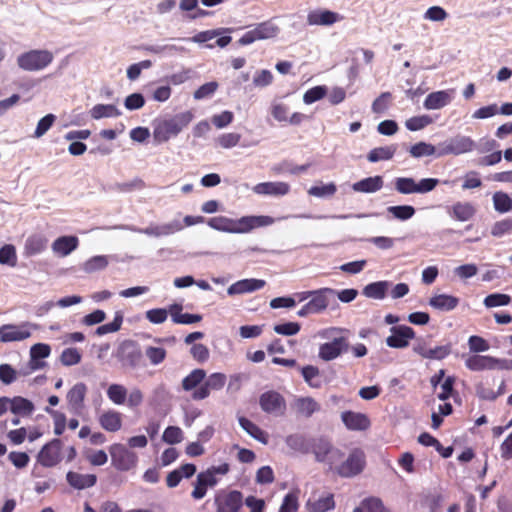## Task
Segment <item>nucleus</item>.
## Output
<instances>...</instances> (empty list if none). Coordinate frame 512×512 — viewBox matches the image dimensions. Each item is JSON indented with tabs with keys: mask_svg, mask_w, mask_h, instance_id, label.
I'll list each match as a JSON object with an SVG mask.
<instances>
[{
	"mask_svg": "<svg viewBox=\"0 0 512 512\" xmlns=\"http://www.w3.org/2000/svg\"><path fill=\"white\" fill-rule=\"evenodd\" d=\"M274 222L273 217L266 215L243 216L240 219L216 216L208 220V225L217 231L243 234L249 233L255 228L272 225Z\"/></svg>",
	"mask_w": 512,
	"mask_h": 512,
	"instance_id": "nucleus-1",
	"label": "nucleus"
},
{
	"mask_svg": "<svg viewBox=\"0 0 512 512\" xmlns=\"http://www.w3.org/2000/svg\"><path fill=\"white\" fill-rule=\"evenodd\" d=\"M350 331L345 328L330 327L319 332L323 339L331 341L319 346L318 356L324 361H332L349 350Z\"/></svg>",
	"mask_w": 512,
	"mask_h": 512,
	"instance_id": "nucleus-2",
	"label": "nucleus"
},
{
	"mask_svg": "<svg viewBox=\"0 0 512 512\" xmlns=\"http://www.w3.org/2000/svg\"><path fill=\"white\" fill-rule=\"evenodd\" d=\"M194 118L192 111H184L170 118L154 122L153 138L157 143H165L176 137Z\"/></svg>",
	"mask_w": 512,
	"mask_h": 512,
	"instance_id": "nucleus-3",
	"label": "nucleus"
},
{
	"mask_svg": "<svg viewBox=\"0 0 512 512\" xmlns=\"http://www.w3.org/2000/svg\"><path fill=\"white\" fill-rule=\"evenodd\" d=\"M310 447V453H313L315 460L328 465L329 470H333L334 466L344 458V453L323 436L311 437Z\"/></svg>",
	"mask_w": 512,
	"mask_h": 512,
	"instance_id": "nucleus-4",
	"label": "nucleus"
},
{
	"mask_svg": "<svg viewBox=\"0 0 512 512\" xmlns=\"http://www.w3.org/2000/svg\"><path fill=\"white\" fill-rule=\"evenodd\" d=\"M230 471V465L223 463L218 466H211L205 471L197 474L194 482V489L191 492V497L195 500H200L205 497L207 489L215 487L218 482V476H224Z\"/></svg>",
	"mask_w": 512,
	"mask_h": 512,
	"instance_id": "nucleus-5",
	"label": "nucleus"
},
{
	"mask_svg": "<svg viewBox=\"0 0 512 512\" xmlns=\"http://www.w3.org/2000/svg\"><path fill=\"white\" fill-rule=\"evenodd\" d=\"M439 182L437 178H422L417 181L412 177H397L394 179V188L402 195L426 194L433 191Z\"/></svg>",
	"mask_w": 512,
	"mask_h": 512,
	"instance_id": "nucleus-6",
	"label": "nucleus"
},
{
	"mask_svg": "<svg viewBox=\"0 0 512 512\" xmlns=\"http://www.w3.org/2000/svg\"><path fill=\"white\" fill-rule=\"evenodd\" d=\"M54 59L53 53L45 49H34L17 57V65L24 71H39L49 66Z\"/></svg>",
	"mask_w": 512,
	"mask_h": 512,
	"instance_id": "nucleus-7",
	"label": "nucleus"
},
{
	"mask_svg": "<svg viewBox=\"0 0 512 512\" xmlns=\"http://www.w3.org/2000/svg\"><path fill=\"white\" fill-rule=\"evenodd\" d=\"M280 33L279 26L273 19H269L254 25L251 30L245 32L238 40L241 46L250 45L256 41L273 39Z\"/></svg>",
	"mask_w": 512,
	"mask_h": 512,
	"instance_id": "nucleus-8",
	"label": "nucleus"
},
{
	"mask_svg": "<svg viewBox=\"0 0 512 512\" xmlns=\"http://www.w3.org/2000/svg\"><path fill=\"white\" fill-rule=\"evenodd\" d=\"M476 146V142L471 137L458 134L438 143V158L470 153L476 149Z\"/></svg>",
	"mask_w": 512,
	"mask_h": 512,
	"instance_id": "nucleus-9",
	"label": "nucleus"
},
{
	"mask_svg": "<svg viewBox=\"0 0 512 512\" xmlns=\"http://www.w3.org/2000/svg\"><path fill=\"white\" fill-rule=\"evenodd\" d=\"M366 465V456L361 449H354L346 460H341L334 466V471L341 477L351 478L360 474Z\"/></svg>",
	"mask_w": 512,
	"mask_h": 512,
	"instance_id": "nucleus-10",
	"label": "nucleus"
},
{
	"mask_svg": "<svg viewBox=\"0 0 512 512\" xmlns=\"http://www.w3.org/2000/svg\"><path fill=\"white\" fill-rule=\"evenodd\" d=\"M116 358L123 368L135 369L140 366L143 353L135 341L125 340L119 345Z\"/></svg>",
	"mask_w": 512,
	"mask_h": 512,
	"instance_id": "nucleus-11",
	"label": "nucleus"
},
{
	"mask_svg": "<svg viewBox=\"0 0 512 512\" xmlns=\"http://www.w3.org/2000/svg\"><path fill=\"white\" fill-rule=\"evenodd\" d=\"M111 464L118 471H129L137 464V455L120 443L112 444L109 447Z\"/></svg>",
	"mask_w": 512,
	"mask_h": 512,
	"instance_id": "nucleus-12",
	"label": "nucleus"
},
{
	"mask_svg": "<svg viewBox=\"0 0 512 512\" xmlns=\"http://www.w3.org/2000/svg\"><path fill=\"white\" fill-rule=\"evenodd\" d=\"M37 325L31 322H22L20 324H4L0 326V342L10 343L19 342L28 339L33 329Z\"/></svg>",
	"mask_w": 512,
	"mask_h": 512,
	"instance_id": "nucleus-13",
	"label": "nucleus"
},
{
	"mask_svg": "<svg viewBox=\"0 0 512 512\" xmlns=\"http://www.w3.org/2000/svg\"><path fill=\"white\" fill-rule=\"evenodd\" d=\"M120 228L134 233L145 234L147 236L163 237L181 231L183 229V225L179 220H173L161 225L151 224L146 228H139L134 225H122Z\"/></svg>",
	"mask_w": 512,
	"mask_h": 512,
	"instance_id": "nucleus-14",
	"label": "nucleus"
},
{
	"mask_svg": "<svg viewBox=\"0 0 512 512\" xmlns=\"http://www.w3.org/2000/svg\"><path fill=\"white\" fill-rule=\"evenodd\" d=\"M259 405L262 411L274 416H283L287 409L285 398L274 390L262 393L259 397Z\"/></svg>",
	"mask_w": 512,
	"mask_h": 512,
	"instance_id": "nucleus-15",
	"label": "nucleus"
},
{
	"mask_svg": "<svg viewBox=\"0 0 512 512\" xmlns=\"http://www.w3.org/2000/svg\"><path fill=\"white\" fill-rule=\"evenodd\" d=\"M226 380V375L220 372L212 373L208 377L205 376L203 383L192 392V399L200 401L208 398L212 391L221 390L225 386Z\"/></svg>",
	"mask_w": 512,
	"mask_h": 512,
	"instance_id": "nucleus-16",
	"label": "nucleus"
},
{
	"mask_svg": "<svg viewBox=\"0 0 512 512\" xmlns=\"http://www.w3.org/2000/svg\"><path fill=\"white\" fill-rule=\"evenodd\" d=\"M62 441L58 438L46 443L37 455V461L43 467H54L61 461Z\"/></svg>",
	"mask_w": 512,
	"mask_h": 512,
	"instance_id": "nucleus-17",
	"label": "nucleus"
},
{
	"mask_svg": "<svg viewBox=\"0 0 512 512\" xmlns=\"http://www.w3.org/2000/svg\"><path fill=\"white\" fill-rule=\"evenodd\" d=\"M336 290L332 288H320L313 290L310 300L307 302L314 314H320L333 302L336 304Z\"/></svg>",
	"mask_w": 512,
	"mask_h": 512,
	"instance_id": "nucleus-18",
	"label": "nucleus"
},
{
	"mask_svg": "<svg viewBox=\"0 0 512 512\" xmlns=\"http://www.w3.org/2000/svg\"><path fill=\"white\" fill-rule=\"evenodd\" d=\"M390 331L391 335L387 337L386 344L391 348H405L415 337L414 330L406 325L393 326Z\"/></svg>",
	"mask_w": 512,
	"mask_h": 512,
	"instance_id": "nucleus-19",
	"label": "nucleus"
},
{
	"mask_svg": "<svg viewBox=\"0 0 512 512\" xmlns=\"http://www.w3.org/2000/svg\"><path fill=\"white\" fill-rule=\"evenodd\" d=\"M217 512H239L243 505V495L233 490L216 497Z\"/></svg>",
	"mask_w": 512,
	"mask_h": 512,
	"instance_id": "nucleus-20",
	"label": "nucleus"
},
{
	"mask_svg": "<svg viewBox=\"0 0 512 512\" xmlns=\"http://www.w3.org/2000/svg\"><path fill=\"white\" fill-rule=\"evenodd\" d=\"M87 390L88 388L85 383L78 382L67 392V405L72 413L80 414L83 411Z\"/></svg>",
	"mask_w": 512,
	"mask_h": 512,
	"instance_id": "nucleus-21",
	"label": "nucleus"
},
{
	"mask_svg": "<svg viewBox=\"0 0 512 512\" xmlns=\"http://www.w3.org/2000/svg\"><path fill=\"white\" fill-rule=\"evenodd\" d=\"M48 247V238L41 233L29 235L23 246V256L30 258L43 253Z\"/></svg>",
	"mask_w": 512,
	"mask_h": 512,
	"instance_id": "nucleus-22",
	"label": "nucleus"
},
{
	"mask_svg": "<svg viewBox=\"0 0 512 512\" xmlns=\"http://www.w3.org/2000/svg\"><path fill=\"white\" fill-rule=\"evenodd\" d=\"M341 420L346 428L352 431H364L371 425L368 416L360 412L344 411L341 413Z\"/></svg>",
	"mask_w": 512,
	"mask_h": 512,
	"instance_id": "nucleus-23",
	"label": "nucleus"
},
{
	"mask_svg": "<svg viewBox=\"0 0 512 512\" xmlns=\"http://www.w3.org/2000/svg\"><path fill=\"white\" fill-rule=\"evenodd\" d=\"M341 19L342 16L338 13L326 9H316L307 15V23L311 26H330Z\"/></svg>",
	"mask_w": 512,
	"mask_h": 512,
	"instance_id": "nucleus-24",
	"label": "nucleus"
},
{
	"mask_svg": "<svg viewBox=\"0 0 512 512\" xmlns=\"http://www.w3.org/2000/svg\"><path fill=\"white\" fill-rule=\"evenodd\" d=\"M498 364L499 358L489 355H472L465 360V366L471 371L493 370Z\"/></svg>",
	"mask_w": 512,
	"mask_h": 512,
	"instance_id": "nucleus-25",
	"label": "nucleus"
},
{
	"mask_svg": "<svg viewBox=\"0 0 512 512\" xmlns=\"http://www.w3.org/2000/svg\"><path fill=\"white\" fill-rule=\"evenodd\" d=\"M266 282L262 279H242L229 286L227 293L230 296L252 293L260 290L265 286Z\"/></svg>",
	"mask_w": 512,
	"mask_h": 512,
	"instance_id": "nucleus-26",
	"label": "nucleus"
},
{
	"mask_svg": "<svg viewBox=\"0 0 512 512\" xmlns=\"http://www.w3.org/2000/svg\"><path fill=\"white\" fill-rule=\"evenodd\" d=\"M290 191V185L286 182H262L253 187V192L258 195L284 196Z\"/></svg>",
	"mask_w": 512,
	"mask_h": 512,
	"instance_id": "nucleus-27",
	"label": "nucleus"
},
{
	"mask_svg": "<svg viewBox=\"0 0 512 512\" xmlns=\"http://www.w3.org/2000/svg\"><path fill=\"white\" fill-rule=\"evenodd\" d=\"M183 306L180 303H173L169 305L168 311L171 316V320L175 324L189 325L200 322L202 315L200 314H189L182 313Z\"/></svg>",
	"mask_w": 512,
	"mask_h": 512,
	"instance_id": "nucleus-28",
	"label": "nucleus"
},
{
	"mask_svg": "<svg viewBox=\"0 0 512 512\" xmlns=\"http://www.w3.org/2000/svg\"><path fill=\"white\" fill-rule=\"evenodd\" d=\"M306 508L309 512H327L335 508L334 496L326 493L322 496H312L306 502Z\"/></svg>",
	"mask_w": 512,
	"mask_h": 512,
	"instance_id": "nucleus-29",
	"label": "nucleus"
},
{
	"mask_svg": "<svg viewBox=\"0 0 512 512\" xmlns=\"http://www.w3.org/2000/svg\"><path fill=\"white\" fill-rule=\"evenodd\" d=\"M79 240L76 236H61L52 243L54 254L65 257L77 249Z\"/></svg>",
	"mask_w": 512,
	"mask_h": 512,
	"instance_id": "nucleus-30",
	"label": "nucleus"
},
{
	"mask_svg": "<svg viewBox=\"0 0 512 512\" xmlns=\"http://www.w3.org/2000/svg\"><path fill=\"white\" fill-rule=\"evenodd\" d=\"M100 426L107 432H117L122 427V414L115 410H107L99 415Z\"/></svg>",
	"mask_w": 512,
	"mask_h": 512,
	"instance_id": "nucleus-31",
	"label": "nucleus"
},
{
	"mask_svg": "<svg viewBox=\"0 0 512 512\" xmlns=\"http://www.w3.org/2000/svg\"><path fill=\"white\" fill-rule=\"evenodd\" d=\"M452 100V93L447 90L432 92L427 95L423 106L427 110L441 109L448 105Z\"/></svg>",
	"mask_w": 512,
	"mask_h": 512,
	"instance_id": "nucleus-32",
	"label": "nucleus"
},
{
	"mask_svg": "<svg viewBox=\"0 0 512 512\" xmlns=\"http://www.w3.org/2000/svg\"><path fill=\"white\" fill-rule=\"evenodd\" d=\"M68 484L77 490H83L93 487L97 482V477L94 474H80L77 472L69 471L66 474Z\"/></svg>",
	"mask_w": 512,
	"mask_h": 512,
	"instance_id": "nucleus-33",
	"label": "nucleus"
},
{
	"mask_svg": "<svg viewBox=\"0 0 512 512\" xmlns=\"http://www.w3.org/2000/svg\"><path fill=\"white\" fill-rule=\"evenodd\" d=\"M293 408L297 414L310 418L315 412L320 410V404L312 397H298L293 402Z\"/></svg>",
	"mask_w": 512,
	"mask_h": 512,
	"instance_id": "nucleus-34",
	"label": "nucleus"
},
{
	"mask_svg": "<svg viewBox=\"0 0 512 512\" xmlns=\"http://www.w3.org/2000/svg\"><path fill=\"white\" fill-rule=\"evenodd\" d=\"M476 208L470 202H456L448 209V214L455 220L465 222L474 217Z\"/></svg>",
	"mask_w": 512,
	"mask_h": 512,
	"instance_id": "nucleus-35",
	"label": "nucleus"
},
{
	"mask_svg": "<svg viewBox=\"0 0 512 512\" xmlns=\"http://www.w3.org/2000/svg\"><path fill=\"white\" fill-rule=\"evenodd\" d=\"M384 181L380 175L364 178L352 184V189L359 193H375L383 188Z\"/></svg>",
	"mask_w": 512,
	"mask_h": 512,
	"instance_id": "nucleus-36",
	"label": "nucleus"
},
{
	"mask_svg": "<svg viewBox=\"0 0 512 512\" xmlns=\"http://www.w3.org/2000/svg\"><path fill=\"white\" fill-rule=\"evenodd\" d=\"M285 443L294 452H298L301 454L310 453L311 438L306 437L304 434H301V433L290 434V435L286 436Z\"/></svg>",
	"mask_w": 512,
	"mask_h": 512,
	"instance_id": "nucleus-37",
	"label": "nucleus"
},
{
	"mask_svg": "<svg viewBox=\"0 0 512 512\" xmlns=\"http://www.w3.org/2000/svg\"><path fill=\"white\" fill-rule=\"evenodd\" d=\"M9 410L17 416L28 417L34 412L35 406L29 399L15 396L10 398Z\"/></svg>",
	"mask_w": 512,
	"mask_h": 512,
	"instance_id": "nucleus-38",
	"label": "nucleus"
},
{
	"mask_svg": "<svg viewBox=\"0 0 512 512\" xmlns=\"http://www.w3.org/2000/svg\"><path fill=\"white\" fill-rule=\"evenodd\" d=\"M458 304L459 298L447 294L435 295L429 300V305L439 311H451L455 309Z\"/></svg>",
	"mask_w": 512,
	"mask_h": 512,
	"instance_id": "nucleus-39",
	"label": "nucleus"
},
{
	"mask_svg": "<svg viewBox=\"0 0 512 512\" xmlns=\"http://www.w3.org/2000/svg\"><path fill=\"white\" fill-rule=\"evenodd\" d=\"M391 286L389 281H377L367 284L363 288V295L367 298L382 300L386 296L388 288Z\"/></svg>",
	"mask_w": 512,
	"mask_h": 512,
	"instance_id": "nucleus-40",
	"label": "nucleus"
},
{
	"mask_svg": "<svg viewBox=\"0 0 512 512\" xmlns=\"http://www.w3.org/2000/svg\"><path fill=\"white\" fill-rule=\"evenodd\" d=\"M89 113L94 120L119 117L122 114L114 104H96L90 109Z\"/></svg>",
	"mask_w": 512,
	"mask_h": 512,
	"instance_id": "nucleus-41",
	"label": "nucleus"
},
{
	"mask_svg": "<svg viewBox=\"0 0 512 512\" xmlns=\"http://www.w3.org/2000/svg\"><path fill=\"white\" fill-rule=\"evenodd\" d=\"M238 422L241 428L245 430L252 438L263 444H267V433L264 432L258 425L245 417H239Z\"/></svg>",
	"mask_w": 512,
	"mask_h": 512,
	"instance_id": "nucleus-42",
	"label": "nucleus"
},
{
	"mask_svg": "<svg viewBox=\"0 0 512 512\" xmlns=\"http://www.w3.org/2000/svg\"><path fill=\"white\" fill-rule=\"evenodd\" d=\"M301 375L304 381L314 389H319L323 385L320 370L314 365H306L300 368Z\"/></svg>",
	"mask_w": 512,
	"mask_h": 512,
	"instance_id": "nucleus-43",
	"label": "nucleus"
},
{
	"mask_svg": "<svg viewBox=\"0 0 512 512\" xmlns=\"http://www.w3.org/2000/svg\"><path fill=\"white\" fill-rule=\"evenodd\" d=\"M409 154L413 158H421V157H428V156H436L438 157V144L436 146L420 141L414 145H412L409 150Z\"/></svg>",
	"mask_w": 512,
	"mask_h": 512,
	"instance_id": "nucleus-44",
	"label": "nucleus"
},
{
	"mask_svg": "<svg viewBox=\"0 0 512 512\" xmlns=\"http://www.w3.org/2000/svg\"><path fill=\"white\" fill-rule=\"evenodd\" d=\"M397 145L392 144L388 146L377 147L372 150L367 155V159L371 163H376L379 161H386L393 158L396 153Z\"/></svg>",
	"mask_w": 512,
	"mask_h": 512,
	"instance_id": "nucleus-45",
	"label": "nucleus"
},
{
	"mask_svg": "<svg viewBox=\"0 0 512 512\" xmlns=\"http://www.w3.org/2000/svg\"><path fill=\"white\" fill-rule=\"evenodd\" d=\"M206 376V372L204 369H194L192 370L184 379L182 380V388L185 391H193L196 390L204 381Z\"/></svg>",
	"mask_w": 512,
	"mask_h": 512,
	"instance_id": "nucleus-46",
	"label": "nucleus"
},
{
	"mask_svg": "<svg viewBox=\"0 0 512 512\" xmlns=\"http://www.w3.org/2000/svg\"><path fill=\"white\" fill-rule=\"evenodd\" d=\"M233 31L232 28H217V29H211V30H205L198 32L193 37L189 38V41H192L194 43L203 44L211 41L212 39L222 35V34H229Z\"/></svg>",
	"mask_w": 512,
	"mask_h": 512,
	"instance_id": "nucleus-47",
	"label": "nucleus"
},
{
	"mask_svg": "<svg viewBox=\"0 0 512 512\" xmlns=\"http://www.w3.org/2000/svg\"><path fill=\"white\" fill-rule=\"evenodd\" d=\"M127 392H128V390L124 385L114 383L108 387L106 394H107L108 399L112 403L120 406V405L125 404L126 398H127Z\"/></svg>",
	"mask_w": 512,
	"mask_h": 512,
	"instance_id": "nucleus-48",
	"label": "nucleus"
},
{
	"mask_svg": "<svg viewBox=\"0 0 512 512\" xmlns=\"http://www.w3.org/2000/svg\"><path fill=\"white\" fill-rule=\"evenodd\" d=\"M109 264V257L106 255H97L89 258L83 263V270L86 273H93L105 269Z\"/></svg>",
	"mask_w": 512,
	"mask_h": 512,
	"instance_id": "nucleus-49",
	"label": "nucleus"
},
{
	"mask_svg": "<svg viewBox=\"0 0 512 512\" xmlns=\"http://www.w3.org/2000/svg\"><path fill=\"white\" fill-rule=\"evenodd\" d=\"M387 212L393 216V218L406 221L411 219L415 215V208L411 205H398L389 206Z\"/></svg>",
	"mask_w": 512,
	"mask_h": 512,
	"instance_id": "nucleus-50",
	"label": "nucleus"
},
{
	"mask_svg": "<svg viewBox=\"0 0 512 512\" xmlns=\"http://www.w3.org/2000/svg\"><path fill=\"white\" fill-rule=\"evenodd\" d=\"M144 50L153 53V54H175V53H186L187 49L182 46H176V45H147L144 47Z\"/></svg>",
	"mask_w": 512,
	"mask_h": 512,
	"instance_id": "nucleus-51",
	"label": "nucleus"
},
{
	"mask_svg": "<svg viewBox=\"0 0 512 512\" xmlns=\"http://www.w3.org/2000/svg\"><path fill=\"white\" fill-rule=\"evenodd\" d=\"M145 356L149 360V363L153 366L160 365L167 356V351L163 347L147 346L145 348Z\"/></svg>",
	"mask_w": 512,
	"mask_h": 512,
	"instance_id": "nucleus-52",
	"label": "nucleus"
},
{
	"mask_svg": "<svg viewBox=\"0 0 512 512\" xmlns=\"http://www.w3.org/2000/svg\"><path fill=\"white\" fill-rule=\"evenodd\" d=\"M494 209L499 213H506L512 209V199L507 193L495 192L493 195Z\"/></svg>",
	"mask_w": 512,
	"mask_h": 512,
	"instance_id": "nucleus-53",
	"label": "nucleus"
},
{
	"mask_svg": "<svg viewBox=\"0 0 512 512\" xmlns=\"http://www.w3.org/2000/svg\"><path fill=\"white\" fill-rule=\"evenodd\" d=\"M0 264L15 267L17 264L16 248L12 244H5L0 248Z\"/></svg>",
	"mask_w": 512,
	"mask_h": 512,
	"instance_id": "nucleus-54",
	"label": "nucleus"
},
{
	"mask_svg": "<svg viewBox=\"0 0 512 512\" xmlns=\"http://www.w3.org/2000/svg\"><path fill=\"white\" fill-rule=\"evenodd\" d=\"M337 191L335 183L315 185L309 188L308 194L317 198L332 197Z\"/></svg>",
	"mask_w": 512,
	"mask_h": 512,
	"instance_id": "nucleus-55",
	"label": "nucleus"
},
{
	"mask_svg": "<svg viewBox=\"0 0 512 512\" xmlns=\"http://www.w3.org/2000/svg\"><path fill=\"white\" fill-rule=\"evenodd\" d=\"M123 323V315L121 312H116L112 322L103 324L96 328L95 334L103 336L105 334L114 333L120 330Z\"/></svg>",
	"mask_w": 512,
	"mask_h": 512,
	"instance_id": "nucleus-56",
	"label": "nucleus"
},
{
	"mask_svg": "<svg viewBox=\"0 0 512 512\" xmlns=\"http://www.w3.org/2000/svg\"><path fill=\"white\" fill-rule=\"evenodd\" d=\"M82 355L77 348L70 347L62 351L60 362L64 366H74L81 362Z\"/></svg>",
	"mask_w": 512,
	"mask_h": 512,
	"instance_id": "nucleus-57",
	"label": "nucleus"
},
{
	"mask_svg": "<svg viewBox=\"0 0 512 512\" xmlns=\"http://www.w3.org/2000/svg\"><path fill=\"white\" fill-rule=\"evenodd\" d=\"M433 122L429 115L414 116L406 120L405 127L409 131H419L427 127Z\"/></svg>",
	"mask_w": 512,
	"mask_h": 512,
	"instance_id": "nucleus-58",
	"label": "nucleus"
},
{
	"mask_svg": "<svg viewBox=\"0 0 512 512\" xmlns=\"http://www.w3.org/2000/svg\"><path fill=\"white\" fill-rule=\"evenodd\" d=\"M511 302V297L508 294L493 293L484 298L483 304L486 308H494L506 306Z\"/></svg>",
	"mask_w": 512,
	"mask_h": 512,
	"instance_id": "nucleus-59",
	"label": "nucleus"
},
{
	"mask_svg": "<svg viewBox=\"0 0 512 512\" xmlns=\"http://www.w3.org/2000/svg\"><path fill=\"white\" fill-rule=\"evenodd\" d=\"M183 438V431L177 426H168L162 436L163 441L171 445L182 442Z\"/></svg>",
	"mask_w": 512,
	"mask_h": 512,
	"instance_id": "nucleus-60",
	"label": "nucleus"
},
{
	"mask_svg": "<svg viewBox=\"0 0 512 512\" xmlns=\"http://www.w3.org/2000/svg\"><path fill=\"white\" fill-rule=\"evenodd\" d=\"M55 121H56V116L54 114L50 113V114L45 115L43 118H41L38 121L33 136L35 138H41L52 127V125L54 124Z\"/></svg>",
	"mask_w": 512,
	"mask_h": 512,
	"instance_id": "nucleus-61",
	"label": "nucleus"
},
{
	"mask_svg": "<svg viewBox=\"0 0 512 512\" xmlns=\"http://www.w3.org/2000/svg\"><path fill=\"white\" fill-rule=\"evenodd\" d=\"M512 233V219H503L497 221L491 228V234L494 237H502Z\"/></svg>",
	"mask_w": 512,
	"mask_h": 512,
	"instance_id": "nucleus-62",
	"label": "nucleus"
},
{
	"mask_svg": "<svg viewBox=\"0 0 512 512\" xmlns=\"http://www.w3.org/2000/svg\"><path fill=\"white\" fill-rule=\"evenodd\" d=\"M298 496L295 492H289L285 495L279 512H297L298 511Z\"/></svg>",
	"mask_w": 512,
	"mask_h": 512,
	"instance_id": "nucleus-63",
	"label": "nucleus"
},
{
	"mask_svg": "<svg viewBox=\"0 0 512 512\" xmlns=\"http://www.w3.org/2000/svg\"><path fill=\"white\" fill-rule=\"evenodd\" d=\"M362 506L367 512H390L387 509L382 500L377 497H369L362 501Z\"/></svg>",
	"mask_w": 512,
	"mask_h": 512,
	"instance_id": "nucleus-64",
	"label": "nucleus"
}]
</instances>
